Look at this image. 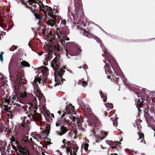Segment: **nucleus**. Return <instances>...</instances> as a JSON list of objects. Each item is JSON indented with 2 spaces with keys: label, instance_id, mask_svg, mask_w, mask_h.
I'll list each match as a JSON object with an SVG mask.
<instances>
[{
  "label": "nucleus",
  "instance_id": "f257e3e1",
  "mask_svg": "<svg viewBox=\"0 0 155 155\" xmlns=\"http://www.w3.org/2000/svg\"><path fill=\"white\" fill-rule=\"evenodd\" d=\"M114 65L115 67V69L113 67L112 65L111 68L109 67L106 65H105L104 67L105 73L107 75H108L109 78H110L111 77H113L114 75V74H115L116 75H118V73H119L120 75L121 78L124 82H126V79L124 78V75L122 73L121 70L116 63H115ZM111 78H112V77Z\"/></svg>",
  "mask_w": 155,
  "mask_h": 155
},
{
  "label": "nucleus",
  "instance_id": "f03ea898",
  "mask_svg": "<svg viewBox=\"0 0 155 155\" xmlns=\"http://www.w3.org/2000/svg\"><path fill=\"white\" fill-rule=\"evenodd\" d=\"M41 9L45 13V10H46L48 13L47 17L49 19V21L47 22L48 25L51 27H56V16L53 15L52 8L50 7L42 4V8Z\"/></svg>",
  "mask_w": 155,
  "mask_h": 155
},
{
  "label": "nucleus",
  "instance_id": "7ed1b4c3",
  "mask_svg": "<svg viewBox=\"0 0 155 155\" xmlns=\"http://www.w3.org/2000/svg\"><path fill=\"white\" fill-rule=\"evenodd\" d=\"M85 110L87 113L86 117L87 119V122L91 123V126H94L95 127H97L98 123L97 117L93 114L90 108H87V110L85 109Z\"/></svg>",
  "mask_w": 155,
  "mask_h": 155
},
{
  "label": "nucleus",
  "instance_id": "20e7f679",
  "mask_svg": "<svg viewBox=\"0 0 155 155\" xmlns=\"http://www.w3.org/2000/svg\"><path fill=\"white\" fill-rule=\"evenodd\" d=\"M21 88V86H19V85H15V87L14 93L15 95H14L12 99L13 100H15L16 99H18L19 97H20L22 98H25L28 97V93L24 92L23 93H20L19 91Z\"/></svg>",
  "mask_w": 155,
  "mask_h": 155
},
{
  "label": "nucleus",
  "instance_id": "39448f33",
  "mask_svg": "<svg viewBox=\"0 0 155 155\" xmlns=\"http://www.w3.org/2000/svg\"><path fill=\"white\" fill-rule=\"evenodd\" d=\"M95 40L98 43H99L100 44V46L101 48L102 49L103 52L104 53V54H102V56L104 57L105 59L106 60H107L110 64L111 63L110 62V60L111 58V55L107 53L105 48L101 44V41L98 38L96 37L95 38Z\"/></svg>",
  "mask_w": 155,
  "mask_h": 155
},
{
  "label": "nucleus",
  "instance_id": "423d86ee",
  "mask_svg": "<svg viewBox=\"0 0 155 155\" xmlns=\"http://www.w3.org/2000/svg\"><path fill=\"white\" fill-rule=\"evenodd\" d=\"M35 70L38 71V73L41 75L40 76L41 77V75L43 77V80L45 81L47 78V76L48 74V69L45 67L42 66L40 67H38L36 68Z\"/></svg>",
  "mask_w": 155,
  "mask_h": 155
},
{
  "label": "nucleus",
  "instance_id": "0eeeda50",
  "mask_svg": "<svg viewBox=\"0 0 155 155\" xmlns=\"http://www.w3.org/2000/svg\"><path fill=\"white\" fill-rule=\"evenodd\" d=\"M64 69V68H61L59 71H57L56 72V74L58 75V76L60 78V80L57 83L61 85L63 84V81H65V79H64L62 78V75L64 73L65 71L63 70Z\"/></svg>",
  "mask_w": 155,
  "mask_h": 155
},
{
  "label": "nucleus",
  "instance_id": "6e6552de",
  "mask_svg": "<svg viewBox=\"0 0 155 155\" xmlns=\"http://www.w3.org/2000/svg\"><path fill=\"white\" fill-rule=\"evenodd\" d=\"M51 67L52 68L53 70L54 71V76L55 77L56 72L59 69V66L58 64L57 61L54 59L52 61V63L51 64Z\"/></svg>",
  "mask_w": 155,
  "mask_h": 155
},
{
  "label": "nucleus",
  "instance_id": "1a4fd4ad",
  "mask_svg": "<svg viewBox=\"0 0 155 155\" xmlns=\"http://www.w3.org/2000/svg\"><path fill=\"white\" fill-rule=\"evenodd\" d=\"M66 113H67L66 117L64 118V120L65 123H73V121L72 119H71V118H73V117L71 115H70V113L68 112V107H66Z\"/></svg>",
  "mask_w": 155,
  "mask_h": 155
},
{
  "label": "nucleus",
  "instance_id": "9d476101",
  "mask_svg": "<svg viewBox=\"0 0 155 155\" xmlns=\"http://www.w3.org/2000/svg\"><path fill=\"white\" fill-rule=\"evenodd\" d=\"M108 133L105 131L100 132V133L97 135H95V137L100 140H102L107 135Z\"/></svg>",
  "mask_w": 155,
  "mask_h": 155
},
{
  "label": "nucleus",
  "instance_id": "9b49d317",
  "mask_svg": "<svg viewBox=\"0 0 155 155\" xmlns=\"http://www.w3.org/2000/svg\"><path fill=\"white\" fill-rule=\"evenodd\" d=\"M60 130L61 131V132L57 131L56 133L58 135L61 136L63 134H65L68 131V129L66 127L64 126L61 127L60 128Z\"/></svg>",
  "mask_w": 155,
  "mask_h": 155
},
{
  "label": "nucleus",
  "instance_id": "f8f14e48",
  "mask_svg": "<svg viewBox=\"0 0 155 155\" xmlns=\"http://www.w3.org/2000/svg\"><path fill=\"white\" fill-rule=\"evenodd\" d=\"M41 81L39 80H37L36 78H35L34 81L32 83V85L33 87L34 91H37L38 90V83L37 82H38L39 84L41 83Z\"/></svg>",
  "mask_w": 155,
  "mask_h": 155
},
{
  "label": "nucleus",
  "instance_id": "ddd939ff",
  "mask_svg": "<svg viewBox=\"0 0 155 155\" xmlns=\"http://www.w3.org/2000/svg\"><path fill=\"white\" fill-rule=\"evenodd\" d=\"M28 117L30 118L31 121L33 122L37 121L39 119V118L35 115L33 116L32 115H29Z\"/></svg>",
  "mask_w": 155,
  "mask_h": 155
},
{
  "label": "nucleus",
  "instance_id": "4468645a",
  "mask_svg": "<svg viewBox=\"0 0 155 155\" xmlns=\"http://www.w3.org/2000/svg\"><path fill=\"white\" fill-rule=\"evenodd\" d=\"M4 78L1 75H0V87H5V85Z\"/></svg>",
  "mask_w": 155,
  "mask_h": 155
},
{
  "label": "nucleus",
  "instance_id": "2eb2a0df",
  "mask_svg": "<svg viewBox=\"0 0 155 155\" xmlns=\"http://www.w3.org/2000/svg\"><path fill=\"white\" fill-rule=\"evenodd\" d=\"M13 148L15 150L17 153V155H24L25 154L24 152L22 150L17 149L15 146H14Z\"/></svg>",
  "mask_w": 155,
  "mask_h": 155
},
{
  "label": "nucleus",
  "instance_id": "dca6fc26",
  "mask_svg": "<svg viewBox=\"0 0 155 155\" xmlns=\"http://www.w3.org/2000/svg\"><path fill=\"white\" fill-rule=\"evenodd\" d=\"M142 101L143 100L141 98L140 99H139L138 100V101L137 103V104L136 105L137 107L138 108V109L139 110V108L142 107Z\"/></svg>",
  "mask_w": 155,
  "mask_h": 155
},
{
  "label": "nucleus",
  "instance_id": "f3484780",
  "mask_svg": "<svg viewBox=\"0 0 155 155\" xmlns=\"http://www.w3.org/2000/svg\"><path fill=\"white\" fill-rule=\"evenodd\" d=\"M71 119H72V120L73 121V123H74V124H78L80 123L81 120L80 119L78 118V117H76L75 116H73V118H71Z\"/></svg>",
  "mask_w": 155,
  "mask_h": 155
},
{
  "label": "nucleus",
  "instance_id": "a211bd4d",
  "mask_svg": "<svg viewBox=\"0 0 155 155\" xmlns=\"http://www.w3.org/2000/svg\"><path fill=\"white\" fill-rule=\"evenodd\" d=\"M21 65V68H24V67H29L30 65L27 62L25 61H23L20 64Z\"/></svg>",
  "mask_w": 155,
  "mask_h": 155
},
{
  "label": "nucleus",
  "instance_id": "6ab92c4d",
  "mask_svg": "<svg viewBox=\"0 0 155 155\" xmlns=\"http://www.w3.org/2000/svg\"><path fill=\"white\" fill-rule=\"evenodd\" d=\"M74 6L76 8L77 7L81 6V0H74Z\"/></svg>",
  "mask_w": 155,
  "mask_h": 155
},
{
  "label": "nucleus",
  "instance_id": "aec40b11",
  "mask_svg": "<svg viewBox=\"0 0 155 155\" xmlns=\"http://www.w3.org/2000/svg\"><path fill=\"white\" fill-rule=\"evenodd\" d=\"M84 32L85 34H84V33H83V35L84 36H86L88 38H92L93 37V35L91 33L88 32L87 31H84Z\"/></svg>",
  "mask_w": 155,
  "mask_h": 155
},
{
  "label": "nucleus",
  "instance_id": "412c9836",
  "mask_svg": "<svg viewBox=\"0 0 155 155\" xmlns=\"http://www.w3.org/2000/svg\"><path fill=\"white\" fill-rule=\"evenodd\" d=\"M105 105L107 109L108 110H110V109H112L113 108V106L112 104L109 103H106L105 104Z\"/></svg>",
  "mask_w": 155,
  "mask_h": 155
},
{
  "label": "nucleus",
  "instance_id": "4be33fe9",
  "mask_svg": "<svg viewBox=\"0 0 155 155\" xmlns=\"http://www.w3.org/2000/svg\"><path fill=\"white\" fill-rule=\"evenodd\" d=\"M100 94L101 99L104 102H106L107 101V97L105 96L104 94L102 92H100Z\"/></svg>",
  "mask_w": 155,
  "mask_h": 155
},
{
  "label": "nucleus",
  "instance_id": "5701e85b",
  "mask_svg": "<svg viewBox=\"0 0 155 155\" xmlns=\"http://www.w3.org/2000/svg\"><path fill=\"white\" fill-rule=\"evenodd\" d=\"M78 83L80 85H81L82 86H84L87 84V82L85 81L83 79H81L78 81Z\"/></svg>",
  "mask_w": 155,
  "mask_h": 155
},
{
  "label": "nucleus",
  "instance_id": "b1692460",
  "mask_svg": "<svg viewBox=\"0 0 155 155\" xmlns=\"http://www.w3.org/2000/svg\"><path fill=\"white\" fill-rule=\"evenodd\" d=\"M18 78V80H17L18 82L19 83V84L21 85L22 84L21 81V77L22 76V73H20L18 75L17 74Z\"/></svg>",
  "mask_w": 155,
  "mask_h": 155
},
{
  "label": "nucleus",
  "instance_id": "393cba45",
  "mask_svg": "<svg viewBox=\"0 0 155 155\" xmlns=\"http://www.w3.org/2000/svg\"><path fill=\"white\" fill-rule=\"evenodd\" d=\"M1 155H15L12 152V151H10L9 152H5V151H2Z\"/></svg>",
  "mask_w": 155,
  "mask_h": 155
},
{
  "label": "nucleus",
  "instance_id": "a878e982",
  "mask_svg": "<svg viewBox=\"0 0 155 155\" xmlns=\"http://www.w3.org/2000/svg\"><path fill=\"white\" fill-rule=\"evenodd\" d=\"M36 12H38L37 13H34V15L35 18L37 19H38L39 21H41L42 19V17L39 14H38V11H36Z\"/></svg>",
  "mask_w": 155,
  "mask_h": 155
},
{
  "label": "nucleus",
  "instance_id": "bb28decb",
  "mask_svg": "<svg viewBox=\"0 0 155 155\" xmlns=\"http://www.w3.org/2000/svg\"><path fill=\"white\" fill-rule=\"evenodd\" d=\"M4 107L5 109L8 112H10V114L8 115V117H10L11 115V117H10V118H11V117H12L13 116V114L11 113V112L9 111V110H10V107H8L6 105H4Z\"/></svg>",
  "mask_w": 155,
  "mask_h": 155
},
{
  "label": "nucleus",
  "instance_id": "cd10ccee",
  "mask_svg": "<svg viewBox=\"0 0 155 155\" xmlns=\"http://www.w3.org/2000/svg\"><path fill=\"white\" fill-rule=\"evenodd\" d=\"M63 124V123L61 120V119H58V121L56 122V125L57 127H58L59 126H60L61 124Z\"/></svg>",
  "mask_w": 155,
  "mask_h": 155
},
{
  "label": "nucleus",
  "instance_id": "c85d7f7f",
  "mask_svg": "<svg viewBox=\"0 0 155 155\" xmlns=\"http://www.w3.org/2000/svg\"><path fill=\"white\" fill-rule=\"evenodd\" d=\"M28 143H30L31 144L35 145L36 146H37L36 144L35 143L32 141V138H30L29 140L28 139Z\"/></svg>",
  "mask_w": 155,
  "mask_h": 155
},
{
  "label": "nucleus",
  "instance_id": "c756f323",
  "mask_svg": "<svg viewBox=\"0 0 155 155\" xmlns=\"http://www.w3.org/2000/svg\"><path fill=\"white\" fill-rule=\"evenodd\" d=\"M23 140L25 142L28 143V136H25L23 138Z\"/></svg>",
  "mask_w": 155,
  "mask_h": 155
},
{
  "label": "nucleus",
  "instance_id": "7c9ffc66",
  "mask_svg": "<svg viewBox=\"0 0 155 155\" xmlns=\"http://www.w3.org/2000/svg\"><path fill=\"white\" fill-rule=\"evenodd\" d=\"M4 53L1 52L0 54V60L1 62L3 61V54Z\"/></svg>",
  "mask_w": 155,
  "mask_h": 155
},
{
  "label": "nucleus",
  "instance_id": "2f4dec72",
  "mask_svg": "<svg viewBox=\"0 0 155 155\" xmlns=\"http://www.w3.org/2000/svg\"><path fill=\"white\" fill-rule=\"evenodd\" d=\"M54 153L56 154V155H62V153L58 150H56Z\"/></svg>",
  "mask_w": 155,
  "mask_h": 155
},
{
  "label": "nucleus",
  "instance_id": "473e14b6",
  "mask_svg": "<svg viewBox=\"0 0 155 155\" xmlns=\"http://www.w3.org/2000/svg\"><path fill=\"white\" fill-rule=\"evenodd\" d=\"M89 145L85 143L84 145V149L85 150L87 151L88 150V147Z\"/></svg>",
  "mask_w": 155,
  "mask_h": 155
},
{
  "label": "nucleus",
  "instance_id": "72a5a7b5",
  "mask_svg": "<svg viewBox=\"0 0 155 155\" xmlns=\"http://www.w3.org/2000/svg\"><path fill=\"white\" fill-rule=\"evenodd\" d=\"M17 47H18V46H15L14 48H13V47H12L11 48H10L9 49V50L10 51H14L15 50H16L17 49Z\"/></svg>",
  "mask_w": 155,
  "mask_h": 155
},
{
  "label": "nucleus",
  "instance_id": "f704fd0d",
  "mask_svg": "<svg viewBox=\"0 0 155 155\" xmlns=\"http://www.w3.org/2000/svg\"><path fill=\"white\" fill-rule=\"evenodd\" d=\"M113 124L114 126H117V119H116V120H114V122H113Z\"/></svg>",
  "mask_w": 155,
  "mask_h": 155
},
{
  "label": "nucleus",
  "instance_id": "c9c22d12",
  "mask_svg": "<svg viewBox=\"0 0 155 155\" xmlns=\"http://www.w3.org/2000/svg\"><path fill=\"white\" fill-rule=\"evenodd\" d=\"M66 21L65 20H62L61 22V25L62 24L64 25H65L66 24Z\"/></svg>",
  "mask_w": 155,
  "mask_h": 155
},
{
  "label": "nucleus",
  "instance_id": "e433bc0d",
  "mask_svg": "<svg viewBox=\"0 0 155 155\" xmlns=\"http://www.w3.org/2000/svg\"><path fill=\"white\" fill-rule=\"evenodd\" d=\"M47 62H48L49 61H50L51 59V58L50 56L46 57L45 58Z\"/></svg>",
  "mask_w": 155,
  "mask_h": 155
},
{
  "label": "nucleus",
  "instance_id": "4c0bfd02",
  "mask_svg": "<svg viewBox=\"0 0 155 155\" xmlns=\"http://www.w3.org/2000/svg\"><path fill=\"white\" fill-rule=\"evenodd\" d=\"M114 142V146H117V145H118L119 144H120V143L118 142L115 141V142Z\"/></svg>",
  "mask_w": 155,
  "mask_h": 155
},
{
  "label": "nucleus",
  "instance_id": "58836bf2",
  "mask_svg": "<svg viewBox=\"0 0 155 155\" xmlns=\"http://www.w3.org/2000/svg\"><path fill=\"white\" fill-rule=\"evenodd\" d=\"M66 150L67 152H70L71 155H72V150H71L70 151L69 149H68L67 148H66Z\"/></svg>",
  "mask_w": 155,
  "mask_h": 155
},
{
  "label": "nucleus",
  "instance_id": "ea45409f",
  "mask_svg": "<svg viewBox=\"0 0 155 155\" xmlns=\"http://www.w3.org/2000/svg\"><path fill=\"white\" fill-rule=\"evenodd\" d=\"M66 56H67V57H68V58H70V56H68V54H69V55H71L70 54L69 52L67 51H66Z\"/></svg>",
  "mask_w": 155,
  "mask_h": 155
},
{
  "label": "nucleus",
  "instance_id": "a19ab883",
  "mask_svg": "<svg viewBox=\"0 0 155 155\" xmlns=\"http://www.w3.org/2000/svg\"><path fill=\"white\" fill-rule=\"evenodd\" d=\"M34 140L35 142H37L38 143H40V144H41V142L40 141H38L36 138H34Z\"/></svg>",
  "mask_w": 155,
  "mask_h": 155
},
{
  "label": "nucleus",
  "instance_id": "79ce46f5",
  "mask_svg": "<svg viewBox=\"0 0 155 155\" xmlns=\"http://www.w3.org/2000/svg\"><path fill=\"white\" fill-rule=\"evenodd\" d=\"M114 141H113V143L111 142V144L110 145V146H111V147L113 148H114L115 147L114 146Z\"/></svg>",
  "mask_w": 155,
  "mask_h": 155
},
{
  "label": "nucleus",
  "instance_id": "37998d69",
  "mask_svg": "<svg viewBox=\"0 0 155 155\" xmlns=\"http://www.w3.org/2000/svg\"><path fill=\"white\" fill-rule=\"evenodd\" d=\"M84 70H85V69H87V65L86 64H85L84 65ZM85 71H86L85 70Z\"/></svg>",
  "mask_w": 155,
  "mask_h": 155
},
{
  "label": "nucleus",
  "instance_id": "c03bdc74",
  "mask_svg": "<svg viewBox=\"0 0 155 155\" xmlns=\"http://www.w3.org/2000/svg\"><path fill=\"white\" fill-rule=\"evenodd\" d=\"M35 1V0H28V2H29V3H30V2H33V3H34V2Z\"/></svg>",
  "mask_w": 155,
  "mask_h": 155
},
{
  "label": "nucleus",
  "instance_id": "a18cd8bd",
  "mask_svg": "<svg viewBox=\"0 0 155 155\" xmlns=\"http://www.w3.org/2000/svg\"><path fill=\"white\" fill-rule=\"evenodd\" d=\"M33 98L34 100V101H33L34 102V103H36V102L37 101L36 98L34 97H33Z\"/></svg>",
  "mask_w": 155,
  "mask_h": 155
},
{
  "label": "nucleus",
  "instance_id": "49530a36",
  "mask_svg": "<svg viewBox=\"0 0 155 155\" xmlns=\"http://www.w3.org/2000/svg\"><path fill=\"white\" fill-rule=\"evenodd\" d=\"M2 147L1 148H0V152H1L2 153V151H5V149L4 148H2Z\"/></svg>",
  "mask_w": 155,
  "mask_h": 155
},
{
  "label": "nucleus",
  "instance_id": "de8ad7c7",
  "mask_svg": "<svg viewBox=\"0 0 155 155\" xmlns=\"http://www.w3.org/2000/svg\"><path fill=\"white\" fill-rule=\"evenodd\" d=\"M65 114H66V113H63L62 114V115H61V117L62 118L63 117H64V116H65Z\"/></svg>",
  "mask_w": 155,
  "mask_h": 155
},
{
  "label": "nucleus",
  "instance_id": "09e8293b",
  "mask_svg": "<svg viewBox=\"0 0 155 155\" xmlns=\"http://www.w3.org/2000/svg\"><path fill=\"white\" fill-rule=\"evenodd\" d=\"M105 115L106 117H110V116L107 113H105Z\"/></svg>",
  "mask_w": 155,
  "mask_h": 155
},
{
  "label": "nucleus",
  "instance_id": "8fccbe9b",
  "mask_svg": "<svg viewBox=\"0 0 155 155\" xmlns=\"http://www.w3.org/2000/svg\"><path fill=\"white\" fill-rule=\"evenodd\" d=\"M10 151L9 150V149H8V148H7L6 149V151H5V152H9Z\"/></svg>",
  "mask_w": 155,
  "mask_h": 155
},
{
  "label": "nucleus",
  "instance_id": "3c124183",
  "mask_svg": "<svg viewBox=\"0 0 155 155\" xmlns=\"http://www.w3.org/2000/svg\"><path fill=\"white\" fill-rule=\"evenodd\" d=\"M111 142L113 143V141H109V144H108V145H109L110 146V145L111 144Z\"/></svg>",
  "mask_w": 155,
  "mask_h": 155
},
{
  "label": "nucleus",
  "instance_id": "603ef678",
  "mask_svg": "<svg viewBox=\"0 0 155 155\" xmlns=\"http://www.w3.org/2000/svg\"><path fill=\"white\" fill-rule=\"evenodd\" d=\"M109 140H106V143L108 145L109 143Z\"/></svg>",
  "mask_w": 155,
  "mask_h": 155
},
{
  "label": "nucleus",
  "instance_id": "864d4df0",
  "mask_svg": "<svg viewBox=\"0 0 155 155\" xmlns=\"http://www.w3.org/2000/svg\"><path fill=\"white\" fill-rule=\"evenodd\" d=\"M142 137L141 135H139V138L140 139L142 138Z\"/></svg>",
  "mask_w": 155,
  "mask_h": 155
},
{
  "label": "nucleus",
  "instance_id": "5fc2aeb1",
  "mask_svg": "<svg viewBox=\"0 0 155 155\" xmlns=\"http://www.w3.org/2000/svg\"><path fill=\"white\" fill-rule=\"evenodd\" d=\"M64 146H65V144H64V145L63 146H61V147L62 148H64V147H64Z\"/></svg>",
  "mask_w": 155,
  "mask_h": 155
},
{
  "label": "nucleus",
  "instance_id": "6e6d98bb",
  "mask_svg": "<svg viewBox=\"0 0 155 155\" xmlns=\"http://www.w3.org/2000/svg\"><path fill=\"white\" fill-rule=\"evenodd\" d=\"M51 116L53 118H54V116L53 114H51Z\"/></svg>",
  "mask_w": 155,
  "mask_h": 155
},
{
  "label": "nucleus",
  "instance_id": "4d7b16f0",
  "mask_svg": "<svg viewBox=\"0 0 155 155\" xmlns=\"http://www.w3.org/2000/svg\"><path fill=\"white\" fill-rule=\"evenodd\" d=\"M2 36V35L1 34H0V40L2 39L1 36Z\"/></svg>",
  "mask_w": 155,
  "mask_h": 155
},
{
  "label": "nucleus",
  "instance_id": "13d9d810",
  "mask_svg": "<svg viewBox=\"0 0 155 155\" xmlns=\"http://www.w3.org/2000/svg\"><path fill=\"white\" fill-rule=\"evenodd\" d=\"M65 40H66L67 41H68L69 40V38H67Z\"/></svg>",
  "mask_w": 155,
  "mask_h": 155
},
{
  "label": "nucleus",
  "instance_id": "bf43d9fd",
  "mask_svg": "<svg viewBox=\"0 0 155 155\" xmlns=\"http://www.w3.org/2000/svg\"><path fill=\"white\" fill-rule=\"evenodd\" d=\"M58 113L59 114H61V112L60 111H58Z\"/></svg>",
  "mask_w": 155,
  "mask_h": 155
},
{
  "label": "nucleus",
  "instance_id": "052dcab7",
  "mask_svg": "<svg viewBox=\"0 0 155 155\" xmlns=\"http://www.w3.org/2000/svg\"><path fill=\"white\" fill-rule=\"evenodd\" d=\"M71 107H71V110H73V108L74 107L71 106Z\"/></svg>",
  "mask_w": 155,
  "mask_h": 155
},
{
  "label": "nucleus",
  "instance_id": "680f3d73",
  "mask_svg": "<svg viewBox=\"0 0 155 155\" xmlns=\"http://www.w3.org/2000/svg\"><path fill=\"white\" fill-rule=\"evenodd\" d=\"M39 21L38 23V25H40V24H41V22H40V21Z\"/></svg>",
  "mask_w": 155,
  "mask_h": 155
},
{
  "label": "nucleus",
  "instance_id": "e2e57ef3",
  "mask_svg": "<svg viewBox=\"0 0 155 155\" xmlns=\"http://www.w3.org/2000/svg\"><path fill=\"white\" fill-rule=\"evenodd\" d=\"M38 101H40V98L39 97H38Z\"/></svg>",
  "mask_w": 155,
  "mask_h": 155
},
{
  "label": "nucleus",
  "instance_id": "0e129e2a",
  "mask_svg": "<svg viewBox=\"0 0 155 155\" xmlns=\"http://www.w3.org/2000/svg\"><path fill=\"white\" fill-rule=\"evenodd\" d=\"M110 120H112V121H114V120H113V118H110Z\"/></svg>",
  "mask_w": 155,
  "mask_h": 155
},
{
  "label": "nucleus",
  "instance_id": "69168bd1",
  "mask_svg": "<svg viewBox=\"0 0 155 155\" xmlns=\"http://www.w3.org/2000/svg\"><path fill=\"white\" fill-rule=\"evenodd\" d=\"M63 143L64 144L65 143V142H64V140H63L62 141Z\"/></svg>",
  "mask_w": 155,
  "mask_h": 155
},
{
  "label": "nucleus",
  "instance_id": "338daca9",
  "mask_svg": "<svg viewBox=\"0 0 155 155\" xmlns=\"http://www.w3.org/2000/svg\"><path fill=\"white\" fill-rule=\"evenodd\" d=\"M141 136L142 137H143V133L141 134Z\"/></svg>",
  "mask_w": 155,
  "mask_h": 155
},
{
  "label": "nucleus",
  "instance_id": "774afa93",
  "mask_svg": "<svg viewBox=\"0 0 155 155\" xmlns=\"http://www.w3.org/2000/svg\"><path fill=\"white\" fill-rule=\"evenodd\" d=\"M114 155H118L116 153H114Z\"/></svg>",
  "mask_w": 155,
  "mask_h": 155
}]
</instances>
